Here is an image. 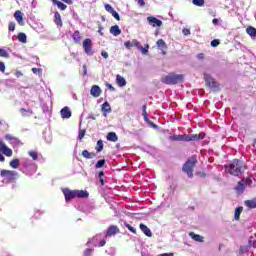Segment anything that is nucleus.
I'll return each mask as SVG.
<instances>
[{
  "mask_svg": "<svg viewBox=\"0 0 256 256\" xmlns=\"http://www.w3.org/2000/svg\"><path fill=\"white\" fill-rule=\"evenodd\" d=\"M226 173L229 175H233L234 177H239V175H243L245 173V165H243V161L239 159H234L229 164L224 166Z\"/></svg>",
  "mask_w": 256,
  "mask_h": 256,
  "instance_id": "1",
  "label": "nucleus"
},
{
  "mask_svg": "<svg viewBox=\"0 0 256 256\" xmlns=\"http://www.w3.org/2000/svg\"><path fill=\"white\" fill-rule=\"evenodd\" d=\"M65 197L66 203L78 197V199H87L89 197V192L87 190H71L69 188H64L62 190Z\"/></svg>",
  "mask_w": 256,
  "mask_h": 256,
  "instance_id": "2",
  "label": "nucleus"
},
{
  "mask_svg": "<svg viewBox=\"0 0 256 256\" xmlns=\"http://www.w3.org/2000/svg\"><path fill=\"white\" fill-rule=\"evenodd\" d=\"M170 139L171 141H184L186 143L190 141H201L202 139H205V133L173 135Z\"/></svg>",
  "mask_w": 256,
  "mask_h": 256,
  "instance_id": "3",
  "label": "nucleus"
},
{
  "mask_svg": "<svg viewBox=\"0 0 256 256\" xmlns=\"http://www.w3.org/2000/svg\"><path fill=\"white\" fill-rule=\"evenodd\" d=\"M197 163V155H192L182 166L183 173H186L189 179H193V169H195Z\"/></svg>",
  "mask_w": 256,
  "mask_h": 256,
  "instance_id": "4",
  "label": "nucleus"
},
{
  "mask_svg": "<svg viewBox=\"0 0 256 256\" xmlns=\"http://www.w3.org/2000/svg\"><path fill=\"white\" fill-rule=\"evenodd\" d=\"M183 79V74L169 73L168 75L162 77L161 81L165 83V85H177V83L183 82Z\"/></svg>",
  "mask_w": 256,
  "mask_h": 256,
  "instance_id": "5",
  "label": "nucleus"
},
{
  "mask_svg": "<svg viewBox=\"0 0 256 256\" xmlns=\"http://www.w3.org/2000/svg\"><path fill=\"white\" fill-rule=\"evenodd\" d=\"M0 177L7 181V183H13L17 177V172L13 170H1Z\"/></svg>",
  "mask_w": 256,
  "mask_h": 256,
  "instance_id": "6",
  "label": "nucleus"
},
{
  "mask_svg": "<svg viewBox=\"0 0 256 256\" xmlns=\"http://www.w3.org/2000/svg\"><path fill=\"white\" fill-rule=\"evenodd\" d=\"M82 47L86 55L91 56L95 53V51H93V41L91 40V38L84 39V41L82 42Z\"/></svg>",
  "mask_w": 256,
  "mask_h": 256,
  "instance_id": "7",
  "label": "nucleus"
},
{
  "mask_svg": "<svg viewBox=\"0 0 256 256\" xmlns=\"http://www.w3.org/2000/svg\"><path fill=\"white\" fill-rule=\"evenodd\" d=\"M234 189L236 193H238V195H243L245 189H247V180L242 179L241 181H239Z\"/></svg>",
  "mask_w": 256,
  "mask_h": 256,
  "instance_id": "8",
  "label": "nucleus"
},
{
  "mask_svg": "<svg viewBox=\"0 0 256 256\" xmlns=\"http://www.w3.org/2000/svg\"><path fill=\"white\" fill-rule=\"evenodd\" d=\"M0 153H3L6 157L13 156V150L5 145L3 140H0Z\"/></svg>",
  "mask_w": 256,
  "mask_h": 256,
  "instance_id": "9",
  "label": "nucleus"
},
{
  "mask_svg": "<svg viewBox=\"0 0 256 256\" xmlns=\"http://www.w3.org/2000/svg\"><path fill=\"white\" fill-rule=\"evenodd\" d=\"M147 21L152 27H161V25H163V21L157 19L154 16L147 17Z\"/></svg>",
  "mask_w": 256,
  "mask_h": 256,
  "instance_id": "10",
  "label": "nucleus"
},
{
  "mask_svg": "<svg viewBox=\"0 0 256 256\" xmlns=\"http://www.w3.org/2000/svg\"><path fill=\"white\" fill-rule=\"evenodd\" d=\"M101 93H103V91L101 90V87H99L98 85H93L91 87L90 95H92V97H101Z\"/></svg>",
  "mask_w": 256,
  "mask_h": 256,
  "instance_id": "11",
  "label": "nucleus"
},
{
  "mask_svg": "<svg viewBox=\"0 0 256 256\" xmlns=\"http://www.w3.org/2000/svg\"><path fill=\"white\" fill-rule=\"evenodd\" d=\"M124 47H126V49H131L132 47H137V49H139L141 43L137 39H133L132 41H126Z\"/></svg>",
  "mask_w": 256,
  "mask_h": 256,
  "instance_id": "12",
  "label": "nucleus"
},
{
  "mask_svg": "<svg viewBox=\"0 0 256 256\" xmlns=\"http://www.w3.org/2000/svg\"><path fill=\"white\" fill-rule=\"evenodd\" d=\"M60 115L62 119H71L72 112L69 106L62 108L60 111Z\"/></svg>",
  "mask_w": 256,
  "mask_h": 256,
  "instance_id": "13",
  "label": "nucleus"
},
{
  "mask_svg": "<svg viewBox=\"0 0 256 256\" xmlns=\"http://www.w3.org/2000/svg\"><path fill=\"white\" fill-rule=\"evenodd\" d=\"M140 230L142 231V233H144V235H146V237H153V232H151V229H149V227L143 223H140L139 225Z\"/></svg>",
  "mask_w": 256,
  "mask_h": 256,
  "instance_id": "14",
  "label": "nucleus"
},
{
  "mask_svg": "<svg viewBox=\"0 0 256 256\" xmlns=\"http://www.w3.org/2000/svg\"><path fill=\"white\" fill-rule=\"evenodd\" d=\"M205 83H206L207 87H210L211 89H219L217 82H215V79H213L211 77H207L205 79Z\"/></svg>",
  "mask_w": 256,
  "mask_h": 256,
  "instance_id": "15",
  "label": "nucleus"
},
{
  "mask_svg": "<svg viewBox=\"0 0 256 256\" xmlns=\"http://www.w3.org/2000/svg\"><path fill=\"white\" fill-rule=\"evenodd\" d=\"M14 19L19 23L21 26L25 25V22L23 21V12L21 10H17L14 13Z\"/></svg>",
  "mask_w": 256,
  "mask_h": 256,
  "instance_id": "16",
  "label": "nucleus"
},
{
  "mask_svg": "<svg viewBox=\"0 0 256 256\" xmlns=\"http://www.w3.org/2000/svg\"><path fill=\"white\" fill-rule=\"evenodd\" d=\"M72 39L76 45H81V39H83V36H81V32H79V30H76L72 34Z\"/></svg>",
  "mask_w": 256,
  "mask_h": 256,
  "instance_id": "17",
  "label": "nucleus"
},
{
  "mask_svg": "<svg viewBox=\"0 0 256 256\" xmlns=\"http://www.w3.org/2000/svg\"><path fill=\"white\" fill-rule=\"evenodd\" d=\"M101 111L104 117H107V114L111 113V105L109 104V102L106 101L102 104Z\"/></svg>",
  "mask_w": 256,
  "mask_h": 256,
  "instance_id": "18",
  "label": "nucleus"
},
{
  "mask_svg": "<svg viewBox=\"0 0 256 256\" xmlns=\"http://www.w3.org/2000/svg\"><path fill=\"white\" fill-rule=\"evenodd\" d=\"M117 233H119V227L115 226V225H112L108 228L107 232H106V235L108 237H111L113 235H117Z\"/></svg>",
  "mask_w": 256,
  "mask_h": 256,
  "instance_id": "19",
  "label": "nucleus"
},
{
  "mask_svg": "<svg viewBox=\"0 0 256 256\" xmlns=\"http://www.w3.org/2000/svg\"><path fill=\"white\" fill-rule=\"evenodd\" d=\"M244 205L248 208V209H256V197L252 198L250 200H245L244 201Z\"/></svg>",
  "mask_w": 256,
  "mask_h": 256,
  "instance_id": "20",
  "label": "nucleus"
},
{
  "mask_svg": "<svg viewBox=\"0 0 256 256\" xmlns=\"http://www.w3.org/2000/svg\"><path fill=\"white\" fill-rule=\"evenodd\" d=\"M82 157H84V159H95V157H97V154L95 152H89L88 150H83Z\"/></svg>",
  "mask_w": 256,
  "mask_h": 256,
  "instance_id": "21",
  "label": "nucleus"
},
{
  "mask_svg": "<svg viewBox=\"0 0 256 256\" xmlns=\"http://www.w3.org/2000/svg\"><path fill=\"white\" fill-rule=\"evenodd\" d=\"M106 139L107 141H112V143H117V141H119V137H117L115 132L108 133Z\"/></svg>",
  "mask_w": 256,
  "mask_h": 256,
  "instance_id": "22",
  "label": "nucleus"
},
{
  "mask_svg": "<svg viewBox=\"0 0 256 256\" xmlns=\"http://www.w3.org/2000/svg\"><path fill=\"white\" fill-rule=\"evenodd\" d=\"M110 33L114 35V37H119V35H121V29H119L118 25L111 26Z\"/></svg>",
  "mask_w": 256,
  "mask_h": 256,
  "instance_id": "23",
  "label": "nucleus"
},
{
  "mask_svg": "<svg viewBox=\"0 0 256 256\" xmlns=\"http://www.w3.org/2000/svg\"><path fill=\"white\" fill-rule=\"evenodd\" d=\"M156 45L159 49L162 50V53L163 55H165V49H167V43H165V40L163 39H159L157 42H156Z\"/></svg>",
  "mask_w": 256,
  "mask_h": 256,
  "instance_id": "24",
  "label": "nucleus"
},
{
  "mask_svg": "<svg viewBox=\"0 0 256 256\" xmlns=\"http://www.w3.org/2000/svg\"><path fill=\"white\" fill-rule=\"evenodd\" d=\"M116 83L119 87H125L127 85V81L121 75H116Z\"/></svg>",
  "mask_w": 256,
  "mask_h": 256,
  "instance_id": "25",
  "label": "nucleus"
},
{
  "mask_svg": "<svg viewBox=\"0 0 256 256\" xmlns=\"http://www.w3.org/2000/svg\"><path fill=\"white\" fill-rule=\"evenodd\" d=\"M189 237H191V239L194 241H197V243H203V236L195 234V232H190Z\"/></svg>",
  "mask_w": 256,
  "mask_h": 256,
  "instance_id": "26",
  "label": "nucleus"
},
{
  "mask_svg": "<svg viewBox=\"0 0 256 256\" xmlns=\"http://www.w3.org/2000/svg\"><path fill=\"white\" fill-rule=\"evenodd\" d=\"M54 21L58 27H63V21L61 20V14L59 12L54 13Z\"/></svg>",
  "mask_w": 256,
  "mask_h": 256,
  "instance_id": "27",
  "label": "nucleus"
},
{
  "mask_svg": "<svg viewBox=\"0 0 256 256\" xmlns=\"http://www.w3.org/2000/svg\"><path fill=\"white\" fill-rule=\"evenodd\" d=\"M51 2L53 3V5H57L60 11H65V9H67V5H65L63 2L59 0H51Z\"/></svg>",
  "mask_w": 256,
  "mask_h": 256,
  "instance_id": "28",
  "label": "nucleus"
},
{
  "mask_svg": "<svg viewBox=\"0 0 256 256\" xmlns=\"http://www.w3.org/2000/svg\"><path fill=\"white\" fill-rule=\"evenodd\" d=\"M20 113H21L22 117H31V115H33V110L21 108Z\"/></svg>",
  "mask_w": 256,
  "mask_h": 256,
  "instance_id": "29",
  "label": "nucleus"
},
{
  "mask_svg": "<svg viewBox=\"0 0 256 256\" xmlns=\"http://www.w3.org/2000/svg\"><path fill=\"white\" fill-rule=\"evenodd\" d=\"M241 213H243V207L240 206V207H237L235 209V213H234V219L235 221H239L240 217H241Z\"/></svg>",
  "mask_w": 256,
  "mask_h": 256,
  "instance_id": "30",
  "label": "nucleus"
},
{
  "mask_svg": "<svg viewBox=\"0 0 256 256\" xmlns=\"http://www.w3.org/2000/svg\"><path fill=\"white\" fill-rule=\"evenodd\" d=\"M246 33H248V35H250V37H256L255 27L249 26L248 28H246Z\"/></svg>",
  "mask_w": 256,
  "mask_h": 256,
  "instance_id": "31",
  "label": "nucleus"
},
{
  "mask_svg": "<svg viewBox=\"0 0 256 256\" xmlns=\"http://www.w3.org/2000/svg\"><path fill=\"white\" fill-rule=\"evenodd\" d=\"M5 139H6V141H9L10 143H19V139L13 137L11 134H6Z\"/></svg>",
  "mask_w": 256,
  "mask_h": 256,
  "instance_id": "32",
  "label": "nucleus"
},
{
  "mask_svg": "<svg viewBox=\"0 0 256 256\" xmlns=\"http://www.w3.org/2000/svg\"><path fill=\"white\" fill-rule=\"evenodd\" d=\"M9 165L10 167H12V169H18L20 165L19 159H13L12 161H10Z\"/></svg>",
  "mask_w": 256,
  "mask_h": 256,
  "instance_id": "33",
  "label": "nucleus"
},
{
  "mask_svg": "<svg viewBox=\"0 0 256 256\" xmlns=\"http://www.w3.org/2000/svg\"><path fill=\"white\" fill-rule=\"evenodd\" d=\"M124 227H126V229H128L130 233H133V235H137V230L133 226H131V224L125 222Z\"/></svg>",
  "mask_w": 256,
  "mask_h": 256,
  "instance_id": "34",
  "label": "nucleus"
},
{
  "mask_svg": "<svg viewBox=\"0 0 256 256\" xmlns=\"http://www.w3.org/2000/svg\"><path fill=\"white\" fill-rule=\"evenodd\" d=\"M18 41H20V43H27V35L23 32L19 33Z\"/></svg>",
  "mask_w": 256,
  "mask_h": 256,
  "instance_id": "35",
  "label": "nucleus"
},
{
  "mask_svg": "<svg viewBox=\"0 0 256 256\" xmlns=\"http://www.w3.org/2000/svg\"><path fill=\"white\" fill-rule=\"evenodd\" d=\"M95 150L97 151V153H101V151H103V140H98L97 141V145L95 147Z\"/></svg>",
  "mask_w": 256,
  "mask_h": 256,
  "instance_id": "36",
  "label": "nucleus"
},
{
  "mask_svg": "<svg viewBox=\"0 0 256 256\" xmlns=\"http://www.w3.org/2000/svg\"><path fill=\"white\" fill-rule=\"evenodd\" d=\"M28 155L32 157L33 161H37V159H39V154H37V151L35 150L29 151Z\"/></svg>",
  "mask_w": 256,
  "mask_h": 256,
  "instance_id": "37",
  "label": "nucleus"
},
{
  "mask_svg": "<svg viewBox=\"0 0 256 256\" xmlns=\"http://www.w3.org/2000/svg\"><path fill=\"white\" fill-rule=\"evenodd\" d=\"M193 5L196 7H203L205 5V0H192Z\"/></svg>",
  "mask_w": 256,
  "mask_h": 256,
  "instance_id": "38",
  "label": "nucleus"
},
{
  "mask_svg": "<svg viewBox=\"0 0 256 256\" xmlns=\"http://www.w3.org/2000/svg\"><path fill=\"white\" fill-rule=\"evenodd\" d=\"M103 177H105V172L100 171L98 173V178L102 186L105 185V179H103Z\"/></svg>",
  "mask_w": 256,
  "mask_h": 256,
  "instance_id": "39",
  "label": "nucleus"
},
{
  "mask_svg": "<svg viewBox=\"0 0 256 256\" xmlns=\"http://www.w3.org/2000/svg\"><path fill=\"white\" fill-rule=\"evenodd\" d=\"M105 166V159L99 160L96 164L95 167L96 169H101V167Z\"/></svg>",
  "mask_w": 256,
  "mask_h": 256,
  "instance_id": "40",
  "label": "nucleus"
},
{
  "mask_svg": "<svg viewBox=\"0 0 256 256\" xmlns=\"http://www.w3.org/2000/svg\"><path fill=\"white\" fill-rule=\"evenodd\" d=\"M85 133H87V130H85V129L80 130V132L78 134L79 141H83V138L85 137Z\"/></svg>",
  "mask_w": 256,
  "mask_h": 256,
  "instance_id": "41",
  "label": "nucleus"
},
{
  "mask_svg": "<svg viewBox=\"0 0 256 256\" xmlns=\"http://www.w3.org/2000/svg\"><path fill=\"white\" fill-rule=\"evenodd\" d=\"M0 57H4L7 59L9 57V53L7 52V50L0 48Z\"/></svg>",
  "mask_w": 256,
  "mask_h": 256,
  "instance_id": "42",
  "label": "nucleus"
},
{
  "mask_svg": "<svg viewBox=\"0 0 256 256\" xmlns=\"http://www.w3.org/2000/svg\"><path fill=\"white\" fill-rule=\"evenodd\" d=\"M221 41H219V39H214L211 41L210 45L211 47H218V45H220Z\"/></svg>",
  "mask_w": 256,
  "mask_h": 256,
  "instance_id": "43",
  "label": "nucleus"
},
{
  "mask_svg": "<svg viewBox=\"0 0 256 256\" xmlns=\"http://www.w3.org/2000/svg\"><path fill=\"white\" fill-rule=\"evenodd\" d=\"M105 10L110 14L115 11V9H113V6H111L110 4H105Z\"/></svg>",
  "mask_w": 256,
  "mask_h": 256,
  "instance_id": "44",
  "label": "nucleus"
},
{
  "mask_svg": "<svg viewBox=\"0 0 256 256\" xmlns=\"http://www.w3.org/2000/svg\"><path fill=\"white\" fill-rule=\"evenodd\" d=\"M112 17H114V19H116V21H121V16H119V13H117V11H113L111 13Z\"/></svg>",
  "mask_w": 256,
  "mask_h": 256,
  "instance_id": "45",
  "label": "nucleus"
},
{
  "mask_svg": "<svg viewBox=\"0 0 256 256\" xmlns=\"http://www.w3.org/2000/svg\"><path fill=\"white\" fill-rule=\"evenodd\" d=\"M248 247H255V240H253V236L249 238Z\"/></svg>",
  "mask_w": 256,
  "mask_h": 256,
  "instance_id": "46",
  "label": "nucleus"
},
{
  "mask_svg": "<svg viewBox=\"0 0 256 256\" xmlns=\"http://www.w3.org/2000/svg\"><path fill=\"white\" fill-rule=\"evenodd\" d=\"M16 24L15 22H10L8 25L9 31H15Z\"/></svg>",
  "mask_w": 256,
  "mask_h": 256,
  "instance_id": "47",
  "label": "nucleus"
},
{
  "mask_svg": "<svg viewBox=\"0 0 256 256\" xmlns=\"http://www.w3.org/2000/svg\"><path fill=\"white\" fill-rule=\"evenodd\" d=\"M141 52L143 55H147V53H149V45H146L144 48H141Z\"/></svg>",
  "mask_w": 256,
  "mask_h": 256,
  "instance_id": "48",
  "label": "nucleus"
},
{
  "mask_svg": "<svg viewBox=\"0 0 256 256\" xmlns=\"http://www.w3.org/2000/svg\"><path fill=\"white\" fill-rule=\"evenodd\" d=\"M182 33H183V35H185L187 37L188 35H191V30H189L188 28H184L182 30Z\"/></svg>",
  "mask_w": 256,
  "mask_h": 256,
  "instance_id": "49",
  "label": "nucleus"
},
{
  "mask_svg": "<svg viewBox=\"0 0 256 256\" xmlns=\"http://www.w3.org/2000/svg\"><path fill=\"white\" fill-rule=\"evenodd\" d=\"M239 252L243 255V253H247V246H240Z\"/></svg>",
  "mask_w": 256,
  "mask_h": 256,
  "instance_id": "50",
  "label": "nucleus"
},
{
  "mask_svg": "<svg viewBox=\"0 0 256 256\" xmlns=\"http://www.w3.org/2000/svg\"><path fill=\"white\" fill-rule=\"evenodd\" d=\"M101 55H102V57H103L104 59H109V53H107V51L103 50V51L101 52Z\"/></svg>",
  "mask_w": 256,
  "mask_h": 256,
  "instance_id": "51",
  "label": "nucleus"
},
{
  "mask_svg": "<svg viewBox=\"0 0 256 256\" xmlns=\"http://www.w3.org/2000/svg\"><path fill=\"white\" fill-rule=\"evenodd\" d=\"M15 77H17L19 79V77H23V72H21L20 70L15 72Z\"/></svg>",
  "mask_w": 256,
  "mask_h": 256,
  "instance_id": "52",
  "label": "nucleus"
},
{
  "mask_svg": "<svg viewBox=\"0 0 256 256\" xmlns=\"http://www.w3.org/2000/svg\"><path fill=\"white\" fill-rule=\"evenodd\" d=\"M0 71L2 73H5V63H3V62H0Z\"/></svg>",
  "mask_w": 256,
  "mask_h": 256,
  "instance_id": "53",
  "label": "nucleus"
},
{
  "mask_svg": "<svg viewBox=\"0 0 256 256\" xmlns=\"http://www.w3.org/2000/svg\"><path fill=\"white\" fill-rule=\"evenodd\" d=\"M106 87L110 90V91H115V87H113V85L106 83Z\"/></svg>",
  "mask_w": 256,
  "mask_h": 256,
  "instance_id": "54",
  "label": "nucleus"
},
{
  "mask_svg": "<svg viewBox=\"0 0 256 256\" xmlns=\"http://www.w3.org/2000/svg\"><path fill=\"white\" fill-rule=\"evenodd\" d=\"M144 121H149V116L147 115V112H142Z\"/></svg>",
  "mask_w": 256,
  "mask_h": 256,
  "instance_id": "55",
  "label": "nucleus"
},
{
  "mask_svg": "<svg viewBox=\"0 0 256 256\" xmlns=\"http://www.w3.org/2000/svg\"><path fill=\"white\" fill-rule=\"evenodd\" d=\"M138 5L140 7H145V0H138Z\"/></svg>",
  "mask_w": 256,
  "mask_h": 256,
  "instance_id": "56",
  "label": "nucleus"
},
{
  "mask_svg": "<svg viewBox=\"0 0 256 256\" xmlns=\"http://www.w3.org/2000/svg\"><path fill=\"white\" fill-rule=\"evenodd\" d=\"M84 255H85V256H91V249H86V250L84 251Z\"/></svg>",
  "mask_w": 256,
  "mask_h": 256,
  "instance_id": "57",
  "label": "nucleus"
},
{
  "mask_svg": "<svg viewBox=\"0 0 256 256\" xmlns=\"http://www.w3.org/2000/svg\"><path fill=\"white\" fill-rule=\"evenodd\" d=\"M63 3H67V5H73V0H61Z\"/></svg>",
  "mask_w": 256,
  "mask_h": 256,
  "instance_id": "58",
  "label": "nucleus"
},
{
  "mask_svg": "<svg viewBox=\"0 0 256 256\" xmlns=\"http://www.w3.org/2000/svg\"><path fill=\"white\" fill-rule=\"evenodd\" d=\"M175 254L173 253H162V254H159V256H174Z\"/></svg>",
  "mask_w": 256,
  "mask_h": 256,
  "instance_id": "59",
  "label": "nucleus"
},
{
  "mask_svg": "<svg viewBox=\"0 0 256 256\" xmlns=\"http://www.w3.org/2000/svg\"><path fill=\"white\" fill-rule=\"evenodd\" d=\"M107 242L105 240H101L100 243H99V247H105V244Z\"/></svg>",
  "mask_w": 256,
  "mask_h": 256,
  "instance_id": "60",
  "label": "nucleus"
},
{
  "mask_svg": "<svg viewBox=\"0 0 256 256\" xmlns=\"http://www.w3.org/2000/svg\"><path fill=\"white\" fill-rule=\"evenodd\" d=\"M212 23H213V25H219V19L214 18V19L212 20Z\"/></svg>",
  "mask_w": 256,
  "mask_h": 256,
  "instance_id": "61",
  "label": "nucleus"
},
{
  "mask_svg": "<svg viewBox=\"0 0 256 256\" xmlns=\"http://www.w3.org/2000/svg\"><path fill=\"white\" fill-rule=\"evenodd\" d=\"M83 75H87V65H83Z\"/></svg>",
  "mask_w": 256,
  "mask_h": 256,
  "instance_id": "62",
  "label": "nucleus"
},
{
  "mask_svg": "<svg viewBox=\"0 0 256 256\" xmlns=\"http://www.w3.org/2000/svg\"><path fill=\"white\" fill-rule=\"evenodd\" d=\"M0 162H5V156L0 152Z\"/></svg>",
  "mask_w": 256,
  "mask_h": 256,
  "instance_id": "63",
  "label": "nucleus"
},
{
  "mask_svg": "<svg viewBox=\"0 0 256 256\" xmlns=\"http://www.w3.org/2000/svg\"><path fill=\"white\" fill-rule=\"evenodd\" d=\"M198 59H205V54L203 53L198 54Z\"/></svg>",
  "mask_w": 256,
  "mask_h": 256,
  "instance_id": "64",
  "label": "nucleus"
}]
</instances>
